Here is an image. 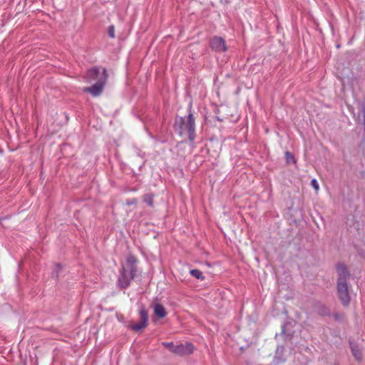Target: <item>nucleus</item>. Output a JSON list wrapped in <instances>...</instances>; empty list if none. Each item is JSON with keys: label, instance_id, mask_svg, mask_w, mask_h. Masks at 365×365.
Segmentation results:
<instances>
[{"label": "nucleus", "instance_id": "nucleus-1", "mask_svg": "<svg viewBox=\"0 0 365 365\" xmlns=\"http://www.w3.org/2000/svg\"><path fill=\"white\" fill-rule=\"evenodd\" d=\"M338 274L337 293L341 304L347 307L350 303L349 289L347 281L350 277V273L347 267L343 264H338L336 266Z\"/></svg>", "mask_w": 365, "mask_h": 365}, {"label": "nucleus", "instance_id": "nucleus-2", "mask_svg": "<svg viewBox=\"0 0 365 365\" xmlns=\"http://www.w3.org/2000/svg\"><path fill=\"white\" fill-rule=\"evenodd\" d=\"M174 129L180 136L187 135L190 143H194L195 138V118L192 113H189L185 118L176 117Z\"/></svg>", "mask_w": 365, "mask_h": 365}, {"label": "nucleus", "instance_id": "nucleus-3", "mask_svg": "<svg viewBox=\"0 0 365 365\" xmlns=\"http://www.w3.org/2000/svg\"><path fill=\"white\" fill-rule=\"evenodd\" d=\"M134 257L130 256L127 258L126 265L122 267L118 279V286L120 289L128 287L131 281L135 278L137 272Z\"/></svg>", "mask_w": 365, "mask_h": 365}, {"label": "nucleus", "instance_id": "nucleus-4", "mask_svg": "<svg viewBox=\"0 0 365 365\" xmlns=\"http://www.w3.org/2000/svg\"><path fill=\"white\" fill-rule=\"evenodd\" d=\"M108 79L107 70L105 68H102V73L98 81L91 87H87L83 89L86 93H91L93 96L97 97L100 96L103 90L104 86Z\"/></svg>", "mask_w": 365, "mask_h": 365}, {"label": "nucleus", "instance_id": "nucleus-5", "mask_svg": "<svg viewBox=\"0 0 365 365\" xmlns=\"http://www.w3.org/2000/svg\"><path fill=\"white\" fill-rule=\"evenodd\" d=\"M140 320L138 323L132 324L130 328L135 331H140L145 329L148 325V314L144 305L139 306Z\"/></svg>", "mask_w": 365, "mask_h": 365}, {"label": "nucleus", "instance_id": "nucleus-6", "mask_svg": "<svg viewBox=\"0 0 365 365\" xmlns=\"http://www.w3.org/2000/svg\"><path fill=\"white\" fill-rule=\"evenodd\" d=\"M210 47L217 52H223L227 50L225 40L219 36H215L210 40Z\"/></svg>", "mask_w": 365, "mask_h": 365}, {"label": "nucleus", "instance_id": "nucleus-7", "mask_svg": "<svg viewBox=\"0 0 365 365\" xmlns=\"http://www.w3.org/2000/svg\"><path fill=\"white\" fill-rule=\"evenodd\" d=\"M193 351V346L190 343L175 345L173 352L178 355L190 354Z\"/></svg>", "mask_w": 365, "mask_h": 365}, {"label": "nucleus", "instance_id": "nucleus-8", "mask_svg": "<svg viewBox=\"0 0 365 365\" xmlns=\"http://www.w3.org/2000/svg\"><path fill=\"white\" fill-rule=\"evenodd\" d=\"M102 72H100V69L97 67H93L89 69L86 74V78L88 81L91 82L93 81H98V79L100 78Z\"/></svg>", "mask_w": 365, "mask_h": 365}, {"label": "nucleus", "instance_id": "nucleus-9", "mask_svg": "<svg viewBox=\"0 0 365 365\" xmlns=\"http://www.w3.org/2000/svg\"><path fill=\"white\" fill-rule=\"evenodd\" d=\"M154 314L159 318H164L167 315V312L165 307L159 303L155 304L153 306Z\"/></svg>", "mask_w": 365, "mask_h": 365}, {"label": "nucleus", "instance_id": "nucleus-10", "mask_svg": "<svg viewBox=\"0 0 365 365\" xmlns=\"http://www.w3.org/2000/svg\"><path fill=\"white\" fill-rule=\"evenodd\" d=\"M349 343L353 356L357 361H361L362 359V354L360 349L356 344H355L352 341H350Z\"/></svg>", "mask_w": 365, "mask_h": 365}, {"label": "nucleus", "instance_id": "nucleus-11", "mask_svg": "<svg viewBox=\"0 0 365 365\" xmlns=\"http://www.w3.org/2000/svg\"><path fill=\"white\" fill-rule=\"evenodd\" d=\"M153 197H154L153 194L147 193V194L144 195L143 200L148 206L153 207Z\"/></svg>", "mask_w": 365, "mask_h": 365}, {"label": "nucleus", "instance_id": "nucleus-12", "mask_svg": "<svg viewBox=\"0 0 365 365\" xmlns=\"http://www.w3.org/2000/svg\"><path fill=\"white\" fill-rule=\"evenodd\" d=\"M190 273L192 277H195L197 279L204 280L205 278L202 272L197 269H191L190 271Z\"/></svg>", "mask_w": 365, "mask_h": 365}, {"label": "nucleus", "instance_id": "nucleus-13", "mask_svg": "<svg viewBox=\"0 0 365 365\" xmlns=\"http://www.w3.org/2000/svg\"><path fill=\"white\" fill-rule=\"evenodd\" d=\"M61 269V265L59 264H57L56 265L55 269H53L52 272V276L53 277L58 278V271Z\"/></svg>", "mask_w": 365, "mask_h": 365}, {"label": "nucleus", "instance_id": "nucleus-14", "mask_svg": "<svg viewBox=\"0 0 365 365\" xmlns=\"http://www.w3.org/2000/svg\"><path fill=\"white\" fill-rule=\"evenodd\" d=\"M162 344L165 347L169 349L173 352V347H175V345L173 344V342H163Z\"/></svg>", "mask_w": 365, "mask_h": 365}, {"label": "nucleus", "instance_id": "nucleus-15", "mask_svg": "<svg viewBox=\"0 0 365 365\" xmlns=\"http://www.w3.org/2000/svg\"><path fill=\"white\" fill-rule=\"evenodd\" d=\"M311 185L314 187V189L317 192L319 189V184L316 179H312L311 181Z\"/></svg>", "mask_w": 365, "mask_h": 365}, {"label": "nucleus", "instance_id": "nucleus-16", "mask_svg": "<svg viewBox=\"0 0 365 365\" xmlns=\"http://www.w3.org/2000/svg\"><path fill=\"white\" fill-rule=\"evenodd\" d=\"M108 36L113 38L115 37V29L113 26H110L108 28Z\"/></svg>", "mask_w": 365, "mask_h": 365}, {"label": "nucleus", "instance_id": "nucleus-17", "mask_svg": "<svg viewBox=\"0 0 365 365\" xmlns=\"http://www.w3.org/2000/svg\"><path fill=\"white\" fill-rule=\"evenodd\" d=\"M286 156L288 161L289 160V159L293 158V156L289 152L286 153Z\"/></svg>", "mask_w": 365, "mask_h": 365}, {"label": "nucleus", "instance_id": "nucleus-18", "mask_svg": "<svg viewBox=\"0 0 365 365\" xmlns=\"http://www.w3.org/2000/svg\"><path fill=\"white\" fill-rule=\"evenodd\" d=\"M136 202H137V200L136 199H133L131 201L128 202L127 205H133V204H135Z\"/></svg>", "mask_w": 365, "mask_h": 365}, {"label": "nucleus", "instance_id": "nucleus-19", "mask_svg": "<svg viewBox=\"0 0 365 365\" xmlns=\"http://www.w3.org/2000/svg\"><path fill=\"white\" fill-rule=\"evenodd\" d=\"M363 113H364V120H365V110L364 109L363 110Z\"/></svg>", "mask_w": 365, "mask_h": 365}]
</instances>
